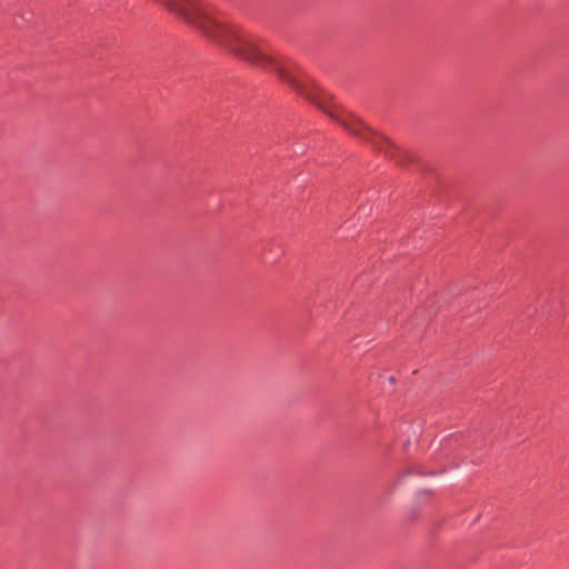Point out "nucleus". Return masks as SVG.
Wrapping results in <instances>:
<instances>
[{
  "label": "nucleus",
  "instance_id": "1",
  "mask_svg": "<svg viewBox=\"0 0 569 569\" xmlns=\"http://www.w3.org/2000/svg\"><path fill=\"white\" fill-rule=\"evenodd\" d=\"M168 10L203 32L212 41L258 67L273 71L278 78L297 93L315 103L332 118L329 96L311 87L302 77L299 68L287 60H279L264 52L254 39L239 28L222 23L210 16L199 0H157Z\"/></svg>",
  "mask_w": 569,
  "mask_h": 569
}]
</instances>
